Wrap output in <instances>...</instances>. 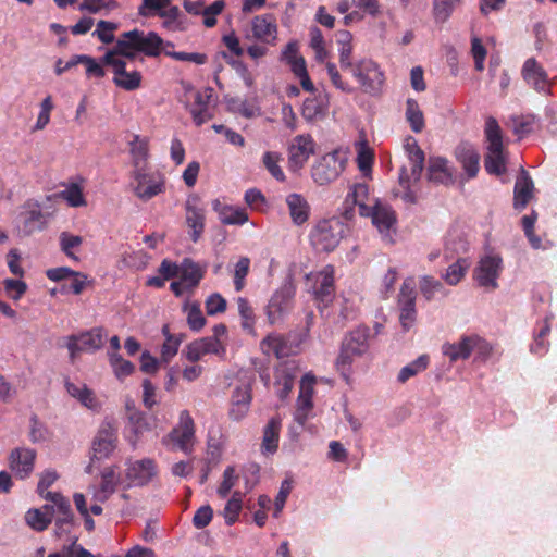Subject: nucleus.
<instances>
[{"label":"nucleus","instance_id":"1","mask_svg":"<svg viewBox=\"0 0 557 557\" xmlns=\"http://www.w3.org/2000/svg\"><path fill=\"white\" fill-rule=\"evenodd\" d=\"M408 163L403 165L398 177L396 195L407 203H414L419 194V182L424 166V152L412 136L404 140Z\"/></svg>","mask_w":557,"mask_h":557},{"label":"nucleus","instance_id":"2","mask_svg":"<svg viewBox=\"0 0 557 557\" xmlns=\"http://www.w3.org/2000/svg\"><path fill=\"white\" fill-rule=\"evenodd\" d=\"M368 186L364 184H356L348 193L346 202L358 207L359 214L362 216H371L372 223L381 233L386 232L394 226L396 216L388 205L377 200L368 203Z\"/></svg>","mask_w":557,"mask_h":557},{"label":"nucleus","instance_id":"3","mask_svg":"<svg viewBox=\"0 0 557 557\" xmlns=\"http://www.w3.org/2000/svg\"><path fill=\"white\" fill-rule=\"evenodd\" d=\"M163 44V39L154 32L144 33L134 29L123 33L113 49L128 59H134L137 53L158 57L162 51Z\"/></svg>","mask_w":557,"mask_h":557},{"label":"nucleus","instance_id":"4","mask_svg":"<svg viewBox=\"0 0 557 557\" xmlns=\"http://www.w3.org/2000/svg\"><path fill=\"white\" fill-rule=\"evenodd\" d=\"M346 225L337 218L319 221L310 232V243L317 251H333L344 238Z\"/></svg>","mask_w":557,"mask_h":557},{"label":"nucleus","instance_id":"5","mask_svg":"<svg viewBox=\"0 0 557 557\" xmlns=\"http://www.w3.org/2000/svg\"><path fill=\"white\" fill-rule=\"evenodd\" d=\"M369 330L356 329L344 339L336 368L343 376L348 379L352 363L362 357L369 349Z\"/></svg>","mask_w":557,"mask_h":557},{"label":"nucleus","instance_id":"6","mask_svg":"<svg viewBox=\"0 0 557 557\" xmlns=\"http://www.w3.org/2000/svg\"><path fill=\"white\" fill-rule=\"evenodd\" d=\"M348 72L357 81L359 89L363 94L370 96L381 94L385 83V74L372 59L363 58L355 62V65Z\"/></svg>","mask_w":557,"mask_h":557},{"label":"nucleus","instance_id":"7","mask_svg":"<svg viewBox=\"0 0 557 557\" xmlns=\"http://www.w3.org/2000/svg\"><path fill=\"white\" fill-rule=\"evenodd\" d=\"M485 136L487 141L485 169L491 174L499 175L506 170V156L504 152L502 129L494 117L486 120Z\"/></svg>","mask_w":557,"mask_h":557},{"label":"nucleus","instance_id":"8","mask_svg":"<svg viewBox=\"0 0 557 557\" xmlns=\"http://www.w3.org/2000/svg\"><path fill=\"white\" fill-rule=\"evenodd\" d=\"M347 159L339 150L322 156L311 169V177L315 184L325 186L334 182L344 171Z\"/></svg>","mask_w":557,"mask_h":557},{"label":"nucleus","instance_id":"9","mask_svg":"<svg viewBox=\"0 0 557 557\" xmlns=\"http://www.w3.org/2000/svg\"><path fill=\"white\" fill-rule=\"evenodd\" d=\"M131 185L136 197L148 201L165 190V177L158 171L147 172L143 168L135 169Z\"/></svg>","mask_w":557,"mask_h":557},{"label":"nucleus","instance_id":"10","mask_svg":"<svg viewBox=\"0 0 557 557\" xmlns=\"http://www.w3.org/2000/svg\"><path fill=\"white\" fill-rule=\"evenodd\" d=\"M117 443L116 425L112 421H103L91 443L90 461H102L110 458L116 449Z\"/></svg>","mask_w":557,"mask_h":557},{"label":"nucleus","instance_id":"11","mask_svg":"<svg viewBox=\"0 0 557 557\" xmlns=\"http://www.w3.org/2000/svg\"><path fill=\"white\" fill-rule=\"evenodd\" d=\"M195 441V423L188 410L180 412L177 425L162 438V444L189 454Z\"/></svg>","mask_w":557,"mask_h":557},{"label":"nucleus","instance_id":"12","mask_svg":"<svg viewBox=\"0 0 557 557\" xmlns=\"http://www.w3.org/2000/svg\"><path fill=\"white\" fill-rule=\"evenodd\" d=\"M107 336V331L101 326L94 327L77 335L67 336L66 348L69 350L70 358L74 360L82 351L95 352L101 349Z\"/></svg>","mask_w":557,"mask_h":557},{"label":"nucleus","instance_id":"13","mask_svg":"<svg viewBox=\"0 0 557 557\" xmlns=\"http://www.w3.org/2000/svg\"><path fill=\"white\" fill-rule=\"evenodd\" d=\"M159 474V468L154 459L141 458L125 462V480L128 486H146L153 482Z\"/></svg>","mask_w":557,"mask_h":557},{"label":"nucleus","instance_id":"14","mask_svg":"<svg viewBox=\"0 0 557 557\" xmlns=\"http://www.w3.org/2000/svg\"><path fill=\"white\" fill-rule=\"evenodd\" d=\"M102 62L113 67L114 84L125 90H135L140 86L141 75L138 71H126V63L123 55L115 49L107 51Z\"/></svg>","mask_w":557,"mask_h":557},{"label":"nucleus","instance_id":"15","mask_svg":"<svg viewBox=\"0 0 557 557\" xmlns=\"http://www.w3.org/2000/svg\"><path fill=\"white\" fill-rule=\"evenodd\" d=\"M295 286L292 282H285L271 296L265 308V314L271 324H275L289 312L293 307Z\"/></svg>","mask_w":557,"mask_h":557},{"label":"nucleus","instance_id":"16","mask_svg":"<svg viewBox=\"0 0 557 557\" xmlns=\"http://www.w3.org/2000/svg\"><path fill=\"white\" fill-rule=\"evenodd\" d=\"M317 380L314 375L307 373L302 376L299 385V394L296 400L294 420L304 426L312 417L313 395Z\"/></svg>","mask_w":557,"mask_h":557},{"label":"nucleus","instance_id":"17","mask_svg":"<svg viewBox=\"0 0 557 557\" xmlns=\"http://www.w3.org/2000/svg\"><path fill=\"white\" fill-rule=\"evenodd\" d=\"M182 355L193 363L202 360L208 355L224 358L226 346L223 341H218L216 337H201L187 344Z\"/></svg>","mask_w":557,"mask_h":557},{"label":"nucleus","instance_id":"18","mask_svg":"<svg viewBox=\"0 0 557 557\" xmlns=\"http://www.w3.org/2000/svg\"><path fill=\"white\" fill-rule=\"evenodd\" d=\"M212 96V88L207 87L202 89H194L189 87L186 89L189 112L197 125H202L212 117V113L210 111V101Z\"/></svg>","mask_w":557,"mask_h":557},{"label":"nucleus","instance_id":"19","mask_svg":"<svg viewBox=\"0 0 557 557\" xmlns=\"http://www.w3.org/2000/svg\"><path fill=\"white\" fill-rule=\"evenodd\" d=\"M399 322L404 331H409L417 319L416 289L412 278L404 281L398 296Z\"/></svg>","mask_w":557,"mask_h":557},{"label":"nucleus","instance_id":"20","mask_svg":"<svg viewBox=\"0 0 557 557\" xmlns=\"http://www.w3.org/2000/svg\"><path fill=\"white\" fill-rule=\"evenodd\" d=\"M503 269V260L496 253H486L483 256L474 270V278L480 286L488 289L498 287L497 278Z\"/></svg>","mask_w":557,"mask_h":557},{"label":"nucleus","instance_id":"21","mask_svg":"<svg viewBox=\"0 0 557 557\" xmlns=\"http://www.w3.org/2000/svg\"><path fill=\"white\" fill-rule=\"evenodd\" d=\"M334 272V267L327 264L322 270L307 275V280L312 282L311 290L318 301L323 304L332 301L335 293Z\"/></svg>","mask_w":557,"mask_h":557},{"label":"nucleus","instance_id":"22","mask_svg":"<svg viewBox=\"0 0 557 557\" xmlns=\"http://www.w3.org/2000/svg\"><path fill=\"white\" fill-rule=\"evenodd\" d=\"M282 60L287 63L290 71L299 79L304 90L314 92L315 87L309 77L306 61L304 57L299 54L298 45L296 42L287 44L282 52Z\"/></svg>","mask_w":557,"mask_h":557},{"label":"nucleus","instance_id":"23","mask_svg":"<svg viewBox=\"0 0 557 557\" xmlns=\"http://www.w3.org/2000/svg\"><path fill=\"white\" fill-rule=\"evenodd\" d=\"M315 151V143L308 134L297 135L288 148V163L292 171L301 169Z\"/></svg>","mask_w":557,"mask_h":557},{"label":"nucleus","instance_id":"24","mask_svg":"<svg viewBox=\"0 0 557 557\" xmlns=\"http://www.w3.org/2000/svg\"><path fill=\"white\" fill-rule=\"evenodd\" d=\"M185 220L189 230L190 238L198 242L205 230V207L198 196H189L185 203Z\"/></svg>","mask_w":557,"mask_h":557},{"label":"nucleus","instance_id":"25","mask_svg":"<svg viewBox=\"0 0 557 557\" xmlns=\"http://www.w3.org/2000/svg\"><path fill=\"white\" fill-rule=\"evenodd\" d=\"M521 75L524 82L540 92H547L550 87L548 75L543 66L534 59L529 58L523 63Z\"/></svg>","mask_w":557,"mask_h":557},{"label":"nucleus","instance_id":"26","mask_svg":"<svg viewBox=\"0 0 557 557\" xmlns=\"http://www.w3.org/2000/svg\"><path fill=\"white\" fill-rule=\"evenodd\" d=\"M277 36V26L272 15H258L251 21V35L246 38H253L267 45H274Z\"/></svg>","mask_w":557,"mask_h":557},{"label":"nucleus","instance_id":"27","mask_svg":"<svg viewBox=\"0 0 557 557\" xmlns=\"http://www.w3.org/2000/svg\"><path fill=\"white\" fill-rule=\"evenodd\" d=\"M35 459V450L30 448H15L9 457L10 469L16 478L26 479L34 470Z\"/></svg>","mask_w":557,"mask_h":557},{"label":"nucleus","instance_id":"28","mask_svg":"<svg viewBox=\"0 0 557 557\" xmlns=\"http://www.w3.org/2000/svg\"><path fill=\"white\" fill-rule=\"evenodd\" d=\"M285 203L293 224L300 226L308 222L311 207L307 199L297 193L288 194Z\"/></svg>","mask_w":557,"mask_h":557},{"label":"nucleus","instance_id":"29","mask_svg":"<svg viewBox=\"0 0 557 557\" xmlns=\"http://www.w3.org/2000/svg\"><path fill=\"white\" fill-rule=\"evenodd\" d=\"M251 403V388L249 384L237 386L232 394L230 417L233 420H242L249 411Z\"/></svg>","mask_w":557,"mask_h":557},{"label":"nucleus","instance_id":"30","mask_svg":"<svg viewBox=\"0 0 557 557\" xmlns=\"http://www.w3.org/2000/svg\"><path fill=\"white\" fill-rule=\"evenodd\" d=\"M127 419H128V431L129 435L127 441L131 446L135 449L139 442L140 436L150 430V425L143 412L137 410L133 405H126Z\"/></svg>","mask_w":557,"mask_h":557},{"label":"nucleus","instance_id":"31","mask_svg":"<svg viewBox=\"0 0 557 557\" xmlns=\"http://www.w3.org/2000/svg\"><path fill=\"white\" fill-rule=\"evenodd\" d=\"M329 108V97L325 92H319L312 97H308L302 104L301 115L308 122L322 120Z\"/></svg>","mask_w":557,"mask_h":557},{"label":"nucleus","instance_id":"32","mask_svg":"<svg viewBox=\"0 0 557 557\" xmlns=\"http://www.w3.org/2000/svg\"><path fill=\"white\" fill-rule=\"evenodd\" d=\"M117 484V475L114 467H107L101 472V483L99 486H90L89 492L92 500L104 503L114 493Z\"/></svg>","mask_w":557,"mask_h":557},{"label":"nucleus","instance_id":"33","mask_svg":"<svg viewBox=\"0 0 557 557\" xmlns=\"http://www.w3.org/2000/svg\"><path fill=\"white\" fill-rule=\"evenodd\" d=\"M479 343L480 339L478 337L466 336L457 343L444 344L442 350L451 362H455L460 359H468Z\"/></svg>","mask_w":557,"mask_h":557},{"label":"nucleus","instance_id":"34","mask_svg":"<svg viewBox=\"0 0 557 557\" xmlns=\"http://www.w3.org/2000/svg\"><path fill=\"white\" fill-rule=\"evenodd\" d=\"M23 219V232L30 235L36 231L44 228L45 220L40 210V206L36 202L28 201L25 203V211L21 214Z\"/></svg>","mask_w":557,"mask_h":557},{"label":"nucleus","instance_id":"35","mask_svg":"<svg viewBox=\"0 0 557 557\" xmlns=\"http://www.w3.org/2000/svg\"><path fill=\"white\" fill-rule=\"evenodd\" d=\"M66 392L75 399H77L84 407L98 410L100 403L95 393L87 387L84 383L65 382Z\"/></svg>","mask_w":557,"mask_h":557},{"label":"nucleus","instance_id":"36","mask_svg":"<svg viewBox=\"0 0 557 557\" xmlns=\"http://www.w3.org/2000/svg\"><path fill=\"white\" fill-rule=\"evenodd\" d=\"M213 210L218 213L220 221L226 225H243L248 221V214L244 209L223 205L215 200L212 205Z\"/></svg>","mask_w":557,"mask_h":557},{"label":"nucleus","instance_id":"37","mask_svg":"<svg viewBox=\"0 0 557 557\" xmlns=\"http://www.w3.org/2000/svg\"><path fill=\"white\" fill-rule=\"evenodd\" d=\"M54 512L55 509L50 505L33 508L25 513V521L33 530L44 531L51 523Z\"/></svg>","mask_w":557,"mask_h":557},{"label":"nucleus","instance_id":"38","mask_svg":"<svg viewBox=\"0 0 557 557\" xmlns=\"http://www.w3.org/2000/svg\"><path fill=\"white\" fill-rule=\"evenodd\" d=\"M428 174L430 181L449 184L453 182V170L448 161L441 157H432L429 160Z\"/></svg>","mask_w":557,"mask_h":557},{"label":"nucleus","instance_id":"39","mask_svg":"<svg viewBox=\"0 0 557 557\" xmlns=\"http://www.w3.org/2000/svg\"><path fill=\"white\" fill-rule=\"evenodd\" d=\"M534 185L525 171H522L515 184V207L523 209L533 197Z\"/></svg>","mask_w":557,"mask_h":557},{"label":"nucleus","instance_id":"40","mask_svg":"<svg viewBox=\"0 0 557 557\" xmlns=\"http://www.w3.org/2000/svg\"><path fill=\"white\" fill-rule=\"evenodd\" d=\"M456 156L468 177H474L480 168V154L478 151L472 146L462 145L457 148Z\"/></svg>","mask_w":557,"mask_h":557},{"label":"nucleus","instance_id":"41","mask_svg":"<svg viewBox=\"0 0 557 557\" xmlns=\"http://www.w3.org/2000/svg\"><path fill=\"white\" fill-rule=\"evenodd\" d=\"M129 153L135 169H141L149 158V138L140 135H133L128 141Z\"/></svg>","mask_w":557,"mask_h":557},{"label":"nucleus","instance_id":"42","mask_svg":"<svg viewBox=\"0 0 557 557\" xmlns=\"http://www.w3.org/2000/svg\"><path fill=\"white\" fill-rule=\"evenodd\" d=\"M281 419L272 418L264 428L261 449L263 454H274L278 447Z\"/></svg>","mask_w":557,"mask_h":557},{"label":"nucleus","instance_id":"43","mask_svg":"<svg viewBox=\"0 0 557 557\" xmlns=\"http://www.w3.org/2000/svg\"><path fill=\"white\" fill-rule=\"evenodd\" d=\"M263 354L273 355L276 358H284L290 354V347L287 345L283 336L278 334H270L260 343Z\"/></svg>","mask_w":557,"mask_h":557},{"label":"nucleus","instance_id":"44","mask_svg":"<svg viewBox=\"0 0 557 557\" xmlns=\"http://www.w3.org/2000/svg\"><path fill=\"white\" fill-rule=\"evenodd\" d=\"M154 14L163 18V27L170 32H183L186 29V24L182 18L181 11L177 7H165L158 9Z\"/></svg>","mask_w":557,"mask_h":557},{"label":"nucleus","instance_id":"45","mask_svg":"<svg viewBox=\"0 0 557 557\" xmlns=\"http://www.w3.org/2000/svg\"><path fill=\"white\" fill-rule=\"evenodd\" d=\"M295 375L293 369L288 366H282L275 372V388L276 395L284 400L287 398L294 387Z\"/></svg>","mask_w":557,"mask_h":557},{"label":"nucleus","instance_id":"46","mask_svg":"<svg viewBox=\"0 0 557 557\" xmlns=\"http://www.w3.org/2000/svg\"><path fill=\"white\" fill-rule=\"evenodd\" d=\"M180 278L190 288H195L203 276V270L190 259H184L180 264Z\"/></svg>","mask_w":557,"mask_h":557},{"label":"nucleus","instance_id":"47","mask_svg":"<svg viewBox=\"0 0 557 557\" xmlns=\"http://www.w3.org/2000/svg\"><path fill=\"white\" fill-rule=\"evenodd\" d=\"M83 244V237L70 232H61L59 235L60 250L71 260L79 261L77 255Z\"/></svg>","mask_w":557,"mask_h":557},{"label":"nucleus","instance_id":"48","mask_svg":"<svg viewBox=\"0 0 557 557\" xmlns=\"http://www.w3.org/2000/svg\"><path fill=\"white\" fill-rule=\"evenodd\" d=\"M470 267L471 262L467 258H458L446 269L443 280L448 285L455 286L465 277Z\"/></svg>","mask_w":557,"mask_h":557},{"label":"nucleus","instance_id":"49","mask_svg":"<svg viewBox=\"0 0 557 557\" xmlns=\"http://www.w3.org/2000/svg\"><path fill=\"white\" fill-rule=\"evenodd\" d=\"M245 493L235 491L233 492L231 498L225 504V507L222 511V516L225 519V523L227 525H233L239 517V513L243 508V498Z\"/></svg>","mask_w":557,"mask_h":557},{"label":"nucleus","instance_id":"50","mask_svg":"<svg viewBox=\"0 0 557 557\" xmlns=\"http://www.w3.org/2000/svg\"><path fill=\"white\" fill-rule=\"evenodd\" d=\"M108 359L109 364L119 381H123L135 370V366L131 361L125 360L120 354H115V351H108Z\"/></svg>","mask_w":557,"mask_h":557},{"label":"nucleus","instance_id":"51","mask_svg":"<svg viewBox=\"0 0 557 557\" xmlns=\"http://www.w3.org/2000/svg\"><path fill=\"white\" fill-rule=\"evenodd\" d=\"M406 119L412 132L420 133L424 128V115L414 99L410 98L406 102Z\"/></svg>","mask_w":557,"mask_h":557},{"label":"nucleus","instance_id":"52","mask_svg":"<svg viewBox=\"0 0 557 557\" xmlns=\"http://www.w3.org/2000/svg\"><path fill=\"white\" fill-rule=\"evenodd\" d=\"M60 197L64 199L70 207H85L87 201L84 196L83 187L77 183L69 184L61 193Z\"/></svg>","mask_w":557,"mask_h":557},{"label":"nucleus","instance_id":"53","mask_svg":"<svg viewBox=\"0 0 557 557\" xmlns=\"http://www.w3.org/2000/svg\"><path fill=\"white\" fill-rule=\"evenodd\" d=\"M374 153L366 143H359L357 146V164L364 176H369L372 170Z\"/></svg>","mask_w":557,"mask_h":557},{"label":"nucleus","instance_id":"54","mask_svg":"<svg viewBox=\"0 0 557 557\" xmlns=\"http://www.w3.org/2000/svg\"><path fill=\"white\" fill-rule=\"evenodd\" d=\"M282 154L275 151H267L262 157V163L269 173L277 181L284 182L285 174L280 166Z\"/></svg>","mask_w":557,"mask_h":557},{"label":"nucleus","instance_id":"55","mask_svg":"<svg viewBox=\"0 0 557 557\" xmlns=\"http://www.w3.org/2000/svg\"><path fill=\"white\" fill-rule=\"evenodd\" d=\"M250 259L248 257H240L234 265L233 281L236 292L244 289L246 282L245 278L249 273Z\"/></svg>","mask_w":557,"mask_h":557},{"label":"nucleus","instance_id":"56","mask_svg":"<svg viewBox=\"0 0 557 557\" xmlns=\"http://www.w3.org/2000/svg\"><path fill=\"white\" fill-rule=\"evenodd\" d=\"M428 363H429V358L426 356H420L418 359H416L411 363L401 368V370L398 373V381L400 383H405L410 377L424 371L428 367Z\"/></svg>","mask_w":557,"mask_h":557},{"label":"nucleus","instance_id":"57","mask_svg":"<svg viewBox=\"0 0 557 557\" xmlns=\"http://www.w3.org/2000/svg\"><path fill=\"white\" fill-rule=\"evenodd\" d=\"M149 259H150V257L145 251L137 250V251H131V252L123 253L122 258H121V262L125 267L138 271V270H144L147 267Z\"/></svg>","mask_w":557,"mask_h":557},{"label":"nucleus","instance_id":"58","mask_svg":"<svg viewBox=\"0 0 557 557\" xmlns=\"http://www.w3.org/2000/svg\"><path fill=\"white\" fill-rule=\"evenodd\" d=\"M187 324L190 330L199 332L206 324V319L198 304H189L184 307Z\"/></svg>","mask_w":557,"mask_h":557},{"label":"nucleus","instance_id":"59","mask_svg":"<svg viewBox=\"0 0 557 557\" xmlns=\"http://www.w3.org/2000/svg\"><path fill=\"white\" fill-rule=\"evenodd\" d=\"M238 313L242 318V326L244 330L252 332L255 324V312L249 301L244 297H238L237 300Z\"/></svg>","mask_w":557,"mask_h":557},{"label":"nucleus","instance_id":"60","mask_svg":"<svg viewBox=\"0 0 557 557\" xmlns=\"http://www.w3.org/2000/svg\"><path fill=\"white\" fill-rule=\"evenodd\" d=\"M326 72L333 86L345 94H352L355 87L344 79L334 63L327 62Z\"/></svg>","mask_w":557,"mask_h":557},{"label":"nucleus","instance_id":"61","mask_svg":"<svg viewBox=\"0 0 557 557\" xmlns=\"http://www.w3.org/2000/svg\"><path fill=\"white\" fill-rule=\"evenodd\" d=\"M237 481L238 476L235 468L233 466L227 467L223 472L222 482L216 490L218 495L221 498H225L236 485Z\"/></svg>","mask_w":557,"mask_h":557},{"label":"nucleus","instance_id":"62","mask_svg":"<svg viewBox=\"0 0 557 557\" xmlns=\"http://www.w3.org/2000/svg\"><path fill=\"white\" fill-rule=\"evenodd\" d=\"M181 343L182 337L180 335H169L161 347V361L170 362L177 354Z\"/></svg>","mask_w":557,"mask_h":557},{"label":"nucleus","instance_id":"63","mask_svg":"<svg viewBox=\"0 0 557 557\" xmlns=\"http://www.w3.org/2000/svg\"><path fill=\"white\" fill-rule=\"evenodd\" d=\"M459 0H434L433 13L437 22H445Z\"/></svg>","mask_w":557,"mask_h":557},{"label":"nucleus","instance_id":"64","mask_svg":"<svg viewBox=\"0 0 557 557\" xmlns=\"http://www.w3.org/2000/svg\"><path fill=\"white\" fill-rule=\"evenodd\" d=\"M3 286L8 296L15 301L20 300L27 290V284L21 280L5 278Z\"/></svg>","mask_w":557,"mask_h":557}]
</instances>
